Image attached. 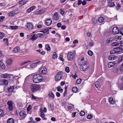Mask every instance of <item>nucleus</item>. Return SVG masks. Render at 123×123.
I'll return each instance as SVG.
<instances>
[{"instance_id": "35", "label": "nucleus", "mask_w": 123, "mask_h": 123, "mask_svg": "<svg viewBox=\"0 0 123 123\" xmlns=\"http://www.w3.org/2000/svg\"><path fill=\"white\" fill-rule=\"evenodd\" d=\"M72 90L74 92H76L78 91V89L77 87L75 86L73 87Z\"/></svg>"}, {"instance_id": "49", "label": "nucleus", "mask_w": 123, "mask_h": 123, "mask_svg": "<svg viewBox=\"0 0 123 123\" xmlns=\"http://www.w3.org/2000/svg\"><path fill=\"white\" fill-rule=\"evenodd\" d=\"M53 18L55 20H58V17H57V15H55V13L54 14Z\"/></svg>"}, {"instance_id": "1", "label": "nucleus", "mask_w": 123, "mask_h": 123, "mask_svg": "<svg viewBox=\"0 0 123 123\" xmlns=\"http://www.w3.org/2000/svg\"><path fill=\"white\" fill-rule=\"evenodd\" d=\"M81 64L80 67V69L81 71H86L89 68V65L87 62L84 60V58H82L81 59Z\"/></svg>"}, {"instance_id": "7", "label": "nucleus", "mask_w": 123, "mask_h": 123, "mask_svg": "<svg viewBox=\"0 0 123 123\" xmlns=\"http://www.w3.org/2000/svg\"><path fill=\"white\" fill-rule=\"evenodd\" d=\"M62 72H58L56 75L55 76V79L56 81H58L60 80L62 78Z\"/></svg>"}, {"instance_id": "23", "label": "nucleus", "mask_w": 123, "mask_h": 123, "mask_svg": "<svg viewBox=\"0 0 123 123\" xmlns=\"http://www.w3.org/2000/svg\"><path fill=\"white\" fill-rule=\"evenodd\" d=\"M1 76L2 78H8L9 76L8 74H2L1 75Z\"/></svg>"}, {"instance_id": "47", "label": "nucleus", "mask_w": 123, "mask_h": 123, "mask_svg": "<svg viewBox=\"0 0 123 123\" xmlns=\"http://www.w3.org/2000/svg\"><path fill=\"white\" fill-rule=\"evenodd\" d=\"M30 62V61H27L24 62H22V63H21L20 65H21L22 66L24 64H25L26 63H27L28 62Z\"/></svg>"}, {"instance_id": "16", "label": "nucleus", "mask_w": 123, "mask_h": 123, "mask_svg": "<svg viewBox=\"0 0 123 123\" xmlns=\"http://www.w3.org/2000/svg\"><path fill=\"white\" fill-rule=\"evenodd\" d=\"M95 86L97 88H100L101 84L99 81H96L94 83Z\"/></svg>"}, {"instance_id": "14", "label": "nucleus", "mask_w": 123, "mask_h": 123, "mask_svg": "<svg viewBox=\"0 0 123 123\" xmlns=\"http://www.w3.org/2000/svg\"><path fill=\"white\" fill-rule=\"evenodd\" d=\"M52 23V21L50 19H48L46 20L45 21V24L47 26H49Z\"/></svg>"}, {"instance_id": "39", "label": "nucleus", "mask_w": 123, "mask_h": 123, "mask_svg": "<svg viewBox=\"0 0 123 123\" xmlns=\"http://www.w3.org/2000/svg\"><path fill=\"white\" fill-rule=\"evenodd\" d=\"M2 80V82H3V83L4 85H6L8 84V82L7 80L4 79Z\"/></svg>"}, {"instance_id": "19", "label": "nucleus", "mask_w": 123, "mask_h": 123, "mask_svg": "<svg viewBox=\"0 0 123 123\" xmlns=\"http://www.w3.org/2000/svg\"><path fill=\"white\" fill-rule=\"evenodd\" d=\"M116 49L118 50H119V51H117V53L118 54H120L122 53L123 51V49L120 47H117L116 48Z\"/></svg>"}, {"instance_id": "2", "label": "nucleus", "mask_w": 123, "mask_h": 123, "mask_svg": "<svg viewBox=\"0 0 123 123\" xmlns=\"http://www.w3.org/2000/svg\"><path fill=\"white\" fill-rule=\"evenodd\" d=\"M43 77L39 74H35L33 76V79L34 82L37 83L42 81Z\"/></svg>"}, {"instance_id": "29", "label": "nucleus", "mask_w": 123, "mask_h": 123, "mask_svg": "<svg viewBox=\"0 0 123 123\" xmlns=\"http://www.w3.org/2000/svg\"><path fill=\"white\" fill-rule=\"evenodd\" d=\"M15 11L14 10L10 12L8 14V15L10 16H13L15 13Z\"/></svg>"}, {"instance_id": "32", "label": "nucleus", "mask_w": 123, "mask_h": 123, "mask_svg": "<svg viewBox=\"0 0 123 123\" xmlns=\"http://www.w3.org/2000/svg\"><path fill=\"white\" fill-rule=\"evenodd\" d=\"M111 44L113 46H117L119 45V43L117 42H114L112 43Z\"/></svg>"}, {"instance_id": "44", "label": "nucleus", "mask_w": 123, "mask_h": 123, "mask_svg": "<svg viewBox=\"0 0 123 123\" xmlns=\"http://www.w3.org/2000/svg\"><path fill=\"white\" fill-rule=\"evenodd\" d=\"M85 114V112L83 111H81L80 113V115L81 116H83Z\"/></svg>"}, {"instance_id": "53", "label": "nucleus", "mask_w": 123, "mask_h": 123, "mask_svg": "<svg viewBox=\"0 0 123 123\" xmlns=\"http://www.w3.org/2000/svg\"><path fill=\"white\" fill-rule=\"evenodd\" d=\"M81 79H78L76 81V83L78 84H80L81 82Z\"/></svg>"}, {"instance_id": "3", "label": "nucleus", "mask_w": 123, "mask_h": 123, "mask_svg": "<svg viewBox=\"0 0 123 123\" xmlns=\"http://www.w3.org/2000/svg\"><path fill=\"white\" fill-rule=\"evenodd\" d=\"M75 54V52L74 51H73L72 52H69L68 53L67 58L69 60H72L74 58Z\"/></svg>"}, {"instance_id": "30", "label": "nucleus", "mask_w": 123, "mask_h": 123, "mask_svg": "<svg viewBox=\"0 0 123 123\" xmlns=\"http://www.w3.org/2000/svg\"><path fill=\"white\" fill-rule=\"evenodd\" d=\"M49 29L48 28H46L43 30L42 31V32L43 33H44L45 32H46L47 34H48L49 33Z\"/></svg>"}, {"instance_id": "56", "label": "nucleus", "mask_w": 123, "mask_h": 123, "mask_svg": "<svg viewBox=\"0 0 123 123\" xmlns=\"http://www.w3.org/2000/svg\"><path fill=\"white\" fill-rule=\"evenodd\" d=\"M89 44L90 46L92 47L94 45V42H91L89 43Z\"/></svg>"}, {"instance_id": "51", "label": "nucleus", "mask_w": 123, "mask_h": 123, "mask_svg": "<svg viewBox=\"0 0 123 123\" xmlns=\"http://www.w3.org/2000/svg\"><path fill=\"white\" fill-rule=\"evenodd\" d=\"M65 70L66 72L67 73H69L70 71V69L69 67H67L65 68Z\"/></svg>"}, {"instance_id": "25", "label": "nucleus", "mask_w": 123, "mask_h": 123, "mask_svg": "<svg viewBox=\"0 0 123 123\" xmlns=\"http://www.w3.org/2000/svg\"><path fill=\"white\" fill-rule=\"evenodd\" d=\"M14 87L13 86H11L7 88L8 91L10 92H12L14 90Z\"/></svg>"}, {"instance_id": "55", "label": "nucleus", "mask_w": 123, "mask_h": 123, "mask_svg": "<svg viewBox=\"0 0 123 123\" xmlns=\"http://www.w3.org/2000/svg\"><path fill=\"white\" fill-rule=\"evenodd\" d=\"M115 53H117V51H116L115 50H113L111 51L110 52V53L111 54H113Z\"/></svg>"}, {"instance_id": "48", "label": "nucleus", "mask_w": 123, "mask_h": 123, "mask_svg": "<svg viewBox=\"0 0 123 123\" xmlns=\"http://www.w3.org/2000/svg\"><path fill=\"white\" fill-rule=\"evenodd\" d=\"M113 55H111L109 56L108 57V60H114Z\"/></svg>"}, {"instance_id": "58", "label": "nucleus", "mask_w": 123, "mask_h": 123, "mask_svg": "<svg viewBox=\"0 0 123 123\" xmlns=\"http://www.w3.org/2000/svg\"><path fill=\"white\" fill-rule=\"evenodd\" d=\"M40 116L41 117L43 118L45 116V114L42 111L41 113Z\"/></svg>"}, {"instance_id": "9", "label": "nucleus", "mask_w": 123, "mask_h": 123, "mask_svg": "<svg viewBox=\"0 0 123 123\" xmlns=\"http://www.w3.org/2000/svg\"><path fill=\"white\" fill-rule=\"evenodd\" d=\"M45 9H43L41 10H37L35 12V13L36 14H41L44 13L45 11Z\"/></svg>"}, {"instance_id": "5", "label": "nucleus", "mask_w": 123, "mask_h": 123, "mask_svg": "<svg viewBox=\"0 0 123 123\" xmlns=\"http://www.w3.org/2000/svg\"><path fill=\"white\" fill-rule=\"evenodd\" d=\"M39 73L40 74H43V75H45L47 73V69L44 67L42 68L39 71Z\"/></svg>"}, {"instance_id": "62", "label": "nucleus", "mask_w": 123, "mask_h": 123, "mask_svg": "<svg viewBox=\"0 0 123 123\" xmlns=\"http://www.w3.org/2000/svg\"><path fill=\"white\" fill-rule=\"evenodd\" d=\"M82 4V1L81 0H79L78 1L77 4L78 5H80Z\"/></svg>"}, {"instance_id": "22", "label": "nucleus", "mask_w": 123, "mask_h": 123, "mask_svg": "<svg viewBox=\"0 0 123 123\" xmlns=\"http://www.w3.org/2000/svg\"><path fill=\"white\" fill-rule=\"evenodd\" d=\"M20 51L19 48L18 47H15L13 49V52L16 53L19 52Z\"/></svg>"}, {"instance_id": "63", "label": "nucleus", "mask_w": 123, "mask_h": 123, "mask_svg": "<svg viewBox=\"0 0 123 123\" xmlns=\"http://www.w3.org/2000/svg\"><path fill=\"white\" fill-rule=\"evenodd\" d=\"M76 113V112H74L73 113H72V116L73 117H75Z\"/></svg>"}, {"instance_id": "8", "label": "nucleus", "mask_w": 123, "mask_h": 123, "mask_svg": "<svg viewBox=\"0 0 123 123\" xmlns=\"http://www.w3.org/2000/svg\"><path fill=\"white\" fill-rule=\"evenodd\" d=\"M118 64V63L115 62H110L108 64V66L109 68L114 67L117 66Z\"/></svg>"}, {"instance_id": "11", "label": "nucleus", "mask_w": 123, "mask_h": 123, "mask_svg": "<svg viewBox=\"0 0 123 123\" xmlns=\"http://www.w3.org/2000/svg\"><path fill=\"white\" fill-rule=\"evenodd\" d=\"M26 26L27 28L30 29L32 30L33 28V25L31 23H27Z\"/></svg>"}, {"instance_id": "38", "label": "nucleus", "mask_w": 123, "mask_h": 123, "mask_svg": "<svg viewBox=\"0 0 123 123\" xmlns=\"http://www.w3.org/2000/svg\"><path fill=\"white\" fill-rule=\"evenodd\" d=\"M118 86L120 90H123V83L119 84Z\"/></svg>"}, {"instance_id": "4", "label": "nucleus", "mask_w": 123, "mask_h": 123, "mask_svg": "<svg viewBox=\"0 0 123 123\" xmlns=\"http://www.w3.org/2000/svg\"><path fill=\"white\" fill-rule=\"evenodd\" d=\"M39 85H33L31 87L32 91L33 92H34L38 90L40 88Z\"/></svg>"}, {"instance_id": "33", "label": "nucleus", "mask_w": 123, "mask_h": 123, "mask_svg": "<svg viewBox=\"0 0 123 123\" xmlns=\"http://www.w3.org/2000/svg\"><path fill=\"white\" fill-rule=\"evenodd\" d=\"M37 37V36L35 34H34L33 36L30 39L32 40L33 41L35 40H36Z\"/></svg>"}, {"instance_id": "13", "label": "nucleus", "mask_w": 123, "mask_h": 123, "mask_svg": "<svg viewBox=\"0 0 123 123\" xmlns=\"http://www.w3.org/2000/svg\"><path fill=\"white\" fill-rule=\"evenodd\" d=\"M39 61H37L33 63H31V67L32 68H34L36 67L38 64L40 62Z\"/></svg>"}, {"instance_id": "57", "label": "nucleus", "mask_w": 123, "mask_h": 123, "mask_svg": "<svg viewBox=\"0 0 123 123\" xmlns=\"http://www.w3.org/2000/svg\"><path fill=\"white\" fill-rule=\"evenodd\" d=\"M63 55H60V59L62 61H64V59L63 58Z\"/></svg>"}, {"instance_id": "59", "label": "nucleus", "mask_w": 123, "mask_h": 123, "mask_svg": "<svg viewBox=\"0 0 123 123\" xmlns=\"http://www.w3.org/2000/svg\"><path fill=\"white\" fill-rule=\"evenodd\" d=\"M32 99L35 100L37 98V97L34 96L33 94L32 95Z\"/></svg>"}, {"instance_id": "20", "label": "nucleus", "mask_w": 123, "mask_h": 123, "mask_svg": "<svg viewBox=\"0 0 123 123\" xmlns=\"http://www.w3.org/2000/svg\"><path fill=\"white\" fill-rule=\"evenodd\" d=\"M113 40L114 38L113 37H110L106 40V42L107 43H109L113 41Z\"/></svg>"}, {"instance_id": "52", "label": "nucleus", "mask_w": 123, "mask_h": 123, "mask_svg": "<svg viewBox=\"0 0 123 123\" xmlns=\"http://www.w3.org/2000/svg\"><path fill=\"white\" fill-rule=\"evenodd\" d=\"M53 104L52 103H51L50 104V106L51 108V110H52V109H53Z\"/></svg>"}, {"instance_id": "12", "label": "nucleus", "mask_w": 123, "mask_h": 123, "mask_svg": "<svg viewBox=\"0 0 123 123\" xmlns=\"http://www.w3.org/2000/svg\"><path fill=\"white\" fill-rule=\"evenodd\" d=\"M19 114L20 116L22 117H25L26 115V112L23 111H20L19 113Z\"/></svg>"}, {"instance_id": "34", "label": "nucleus", "mask_w": 123, "mask_h": 123, "mask_svg": "<svg viewBox=\"0 0 123 123\" xmlns=\"http://www.w3.org/2000/svg\"><path fill=\"white\" fill-rule=\"evenodd\" d=\"M57 57V55H56V52H54L53 54L52 58L54 59H56Z\"/></svg>"}, {"instance_id": "15", "label": "nucleus", "mask_w": 123, "mask_h": 123, "mask_svg": "<svg viewBox=\"0 0 123 123\" xmlns=\"http://www.w3.org/2000/svg\"><path fill=\"white\" fill-rule=\"evenodd\" d=\"M27 0H22L21 1H20L19 2V4L21 5L20 6H21L23 5H25L27 1Z\"/></svg>"}, {"instance_id": "27", "label": "nucleus", "mask_w": 123, "mask_h": 123, "mask_svg": "<svg viewBox=\"0 0 123 123\" xmlns=\"http://www.w3.org/2000/svg\"><path fill=\"white\" fill-rule=\"evenodd\" d=\"M104 18L103 17H100L98 18V21L99 22L102 23L103 22L104 20Z\"/></svg>"}, {"instance_id": "21", "label": "nucleus", "mask_w": 123, "mask_h": 123, "mask_svg": "<svg viewBox=\"0 0 123 123\" xmlns=\"http://www.w3.org/2000/svg\"><path fill=\"white\" fill-rule=\"evenodd\" d=\"M45 34L44 33H39L37 34H36V36L37 37L42 38L43 37L45 36Z\"/></svg>"}, {"instance_id": "43", "label": "nucleus", "mask_w": 123, "mask_h": 123, "mask_svg": "<svg viewBox=\"0 0 123 123\" xmlns=\"http://www.w3.org/2000/svg\"><path fill=\"white\" fill-rule=\"evenodd\" d=\"M87 53L90 56H92L93 54V52L91 50H88V51Z\"/></svg>"}, {"instance_id": "18", "label": "nucleus", "mask_w": 123, "mask_h": 123, "mask_svg": "<svg viewBox=\"0 0 123 123\" xmlns=\"http://www.w3.org/2000/svg\"><path fill=\"white\" fill-rule=\"evenodd\" d=\"M109 103L111 104H113L115 103V101L113 100L112 98L110 97L109 98Z\"/></svg>"}, {"instance_id": "61", "label": "nucleus", "mask_w": 123, "mask_h": 123, "mask_svg": "<svg viewBox=\"0 0 123 123\" xmlns=\"http://www.w3.org/2000/svg\"><path fill=\"white\" fill-rule=\"evenodd\" d=\"M74 107V105H72V106H69L68 107V108L69 110H70L72 108H73Z\"/></svg>"}, {"instance_id": "37", "label": "nucleus", "mask_w": 123, "mask_h": 123, "mask_svg": "<svg viewBox=\"0 0 123 123\" xmlns=\"http://www.w3.org/2000/svg\"><path fill=\"white\" fill-rule=\"evenodd\" d=\"M5 36L4 33L0 31V39L3 38Z\"/></svg>"}, {"instance_id": "46", "label": "nucleus", "mask_w": 123, "mask_h": 123, "mask_svg": "<svg viewBox=\"0 0 123 123\" xmlns=\"http://www.w3.org/2000/svg\"><path fill=\"white\" fill-rule=\"evenodd\" d=\"M92 116L91 114H88L87 116V118L89 119H91L92 118Z\"/></svg>"}, {"instance_id": "26", "label": "nucleus", "mask_w": 123, "mask_h": 123, "mask_svg": "<svg viewBox=\"0 0 123 123\" xmlns=\"http://www.w3.org/2000/svg\"><path fill=\"white\" fill-rule=\"evenodd\" d=\"M12 61V60L11 59H8L6 62V64L8 65H10L11 64Z\"/></svg>"}, {"instance_id": "54", "label": "nucleus", "mask_w": 123, "mask_h": 123, "mask_svg": "<svg viewBox=\"0 0 123 123\" xmlns=\"http://www.w3.org/2000/svg\"><path fill=\"white\" fill-rule=\"evenodd\" d=\"M5 18L4 16H1L0 17V22H2L4 20Z\"/></svg>"}, {"instance_id": "24", "label": "nucleus", "mask_w": 123, "mask_h": 123, "mask_svg": "<svg viewBox=\"0 0 123 123\" xmlns=\"http://www.w3.org/2000/svg\"><path fill=\"white\" fill-rule=\"evenodd\" d=\"M14 119L12 118H9L7 121V123H14Z\"/></svg>"}, {"instance_id": "60", "label": "nucleus", "mask_w": 123, "mask_h": 123, "mask_svg": "<svg viewBox=\"0 0 123 123\" xmlns=\"http://www.w3.org/2000/svg\"><path fill=\"white\" fill-rule=\"evenodd\" d=\"M4 42H5L6 41V43L7 44L8 43V39L7 38H4L3 40Z\"/></svg>"}, {"instance_id": "10", "label": "nucleus", "mask_w": 123, "mask_h": 123, "mask_svg": "<svg viewBox=\"0 0 123 123\" xmlns=\"http://www.w3.org/2000/svg\"><path fill=\"white\" fill-rule=\"evenodd\" d=\"M112 33L113 34H118L119 32V31L117 27H114L112 29Z\"/></svg>"}, {"instance_id": "6", "label": "nucleus", "mask_w": 123, "mask_h": 123, "mask_svg": "<svg viewBox=\"0 0 123 123\" xmlns=\"http://www.w3.org/2000/svg\"><path fill=\"white\" fill-rule=\"evenodd\" d=\"M12 102L11 101H9L7 102V104L8 106V109L10 111H12L13 108Z\"/></svg>"}, {"instance_id": "17", "label": "nucleus", "mask_w": 123, "mask_h": 123, "mask_svg": "<svg viewBox=\"0 0 123 123\" xmlns=\"http://www.w3.org/2000/svg\"><path fill=\"white\" fill-rule=\"evenodd\" d=\"M36 7L35 6H32L27 9L26 11V12L28 13L30 12L33 10Z\"/></svg>"}, {"instance_id": "45", "label": "nucleus", "mask_w": 123, "mask_h": 123, "mask_svg": "<svg viewBox=\"0 0 123 123\" xmlns=\"http://www.w3.org/2000/svg\"><path fill=\"white\" fill-rule=\"evenodd\" d=\"M45 48L48 50H49L50 49V47L49 44H47L46 45Z\"/></svg>"}, {"instance_id": "42", "label": "nucleus", "mask_w": 123, "mask_h": 123, "mask_svg": "<svg viewBox=\"0 0 123 123\" xmlns=\"http://www.w3.org/2000/svg\"><path fill=\"white\" fill-rule=\"evenodd\" d=\"M4 115V113L3 111L1 109H0V116H3Z\"/></svg>"}, {"instance_id": "50", "label": "nucleus", "mask_w": 123, "mask_h": 123, "mask_svg": "<svg viewBox=\"0 0 123 123\" xmlns=\"http://www.w3.org/2000/svg\"><path fill=\"white\" fill-rule=\"evenodd\" d=\"M115 5L114 3L113 2H112L109 3V6L110 7H112L113 6Z\"/></svg>"}, {"instance_id": "40", "label": "nucleus", "mask_w": 123, "mask_h": 123, "mask_svg": "<svg viewBox=\"0 0 123 123\" xmlns=\"http://www.w3.org/2000/svg\"><path fill=\"white\" fill-rule=\"evenodd\" d=\"M0 67L3 69H4L6 68V66L4 64L1 63L0 64Z\"/></svg>"}, {"instance_id": "41", "label": "nucleus", "mask_w": 123, "mask_h": 123, "mask_svg": "<svg viewBox=\"0 0 123 123\" xmlns=\"http://www.w3.org/2000/svg\"><path fill=\"white\" fill-rule=\"evenodd\" d=\"M10 27V28L12 29L15 30L18 29V26H11Z\"/></svg>"}, {"instance_id": "31", "label": "nucleus", "mask_w": 123, "mask_h": 123, "mask_svg": "<svg viewBox=\"0 0 123 123\" xmlns=\"http://www.w3.org/2000/svg\"><path fill=\"white\" fill-rule=\"evenodd\" d=\"M49 96L50 98L51 97L53 98L54 97V95L51 92H49Z\"/></svg>"}, {"instance_id": "28", "label": "nucleus", "mask_w": 123, "mask_h": 123, "mask_svg": "<svg viewBox=\"0 0 123 123\" xmlns=\"http://www.w3.org/2000/svg\"><path fill=\"white\" fill-rule=\"evenodd\" d=\"M119 70V68H118L117 67H115L113 68L112 71L114 73H117Z\"/></svg>"}, {"instance_id": "64", "label": "nucleus", "mask_w": 123, "mask_h": 123, "mask_svg": "<svg viewBox=\"0 0 123 123\" xmlns=\"http://www.w3.org/2000/svg\"><path fill=\"white\" fill-rule=\"evenodd\" d=\"M120 33L121 35L123 36V26L121 29Z\"/></svg>"}, {"instance_id": "36", "label": "nucleus", "mask_w": 123, "mask_h": 123, "mask_svg": "<svg viewBox=\"0 0 123 123\" xmlns=\"http://www.w3.org/2000/svg\"><path fill=\"white\" fill-rule=\"evenodd\" d=\"M57 91L60 92L62 93L63 92V89H61V86H58L57 87Z\"/></svg>"}]
</instances>
